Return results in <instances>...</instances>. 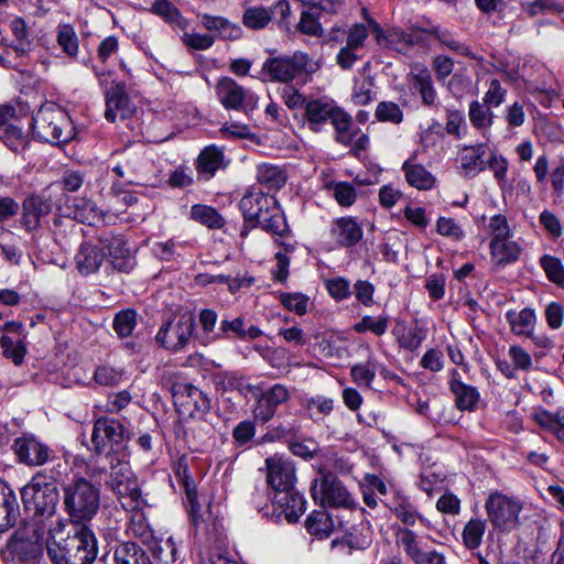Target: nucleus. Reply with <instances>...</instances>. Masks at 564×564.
I'll list each match as a JSON object with an SVG mask.
<instances>
[{"label":"nucleus","mask_w":564,"mask_h":564,"mask_svg":"<svg viewBox=\"0 0 564 564\" xmlns=\"http://www.w3.org/2000/svg\"><path fill=\"white\" fill-rule=\"evenodd\" d=\"M303 124L312 132L319 133L327 123L334 127V140L344 145L350 147L349 155L360 160L362 153L369 148V135L361 133L358 127L354 128L352 117L339 107L334 100L326 97L311 98L302 113Z\"/></svg>","instance_id":"obj_1"},{"label":"nucleus","mask_w":564,"mask_h":564,"mask_svg":"<svg viewBox=\"0 0 564 564\" xmlns=\"http://www.w3.org/2000/svg\"><path fill=\"white\" fill-rule=\"evenodd\" d=\"M131 438L130 421L124 416L100 415L93 422V452L96 456H105L108 462L129 459Z\"/></svg>","instance_id":"obj_2"},{"label":"nucleus","mask_w":564,"mask_h":564,"mask_svg":"<svg viewBox=\"0 0 564 564\" xmlns=\"http://www.w3.org/2000/svg\"><path fill=\"white\" fill-rule=\"evenodd\" d=\"M46 551L53 564H93L98 554V541L89 527L80 525L66 538L47 541Z\"/></svg>","instance_id":"obj_3"},{"label":"nucleus","mask_w":564,"mask_h":564,"mask_svg":"<svg viewBox=\"0 0 564 564\" xmlns=\"http://www.w3.org/2000/svg\"><path fill=\"white\" fill-rule=\"evenodd\" d=\"M100 485L75 476L63 486V507L75 524L87 525L100 509Z\"/></svg>","instance_id":"obj_4"},{"label":"nucleus","mask_w":564,"mask_h":564,"mask_svg":"<svg viewBox=\"0 0 564 564\" xmlns=\"http://www.w3.org/2000/svg\"><path fill=\"white\" fill-rule=\"evenodd\" d=\"M33 138L53 145L66 144L75 135L70 117L55 105H43L31 121Z\"/></svg>","instance_id":"obj_5"},{"label":"nucleus","mask_w":564,"mask_h":564,"mask_svg":"<svg viewBox=\"0 0 564 564\" xmlns=\"http://www.w3.org/2000/svg\"><path fill=\"white\" fill-rule=\"evenodd\" d=\"M21 500L28 511L34 517L48 519L56 513L61 496L57 485L47 477L46 470L36 471L21 490Z\"/></svg>","instance_id":"obj_6"},{"label":"nucleus","mask_w":564,"mask_h":564,"mask_svg":"<svg viewBox=\"0 0 564 564\" xmlns=\"http://www.w3.org/2000/svg\"><path fill=\"white\" fill-rule=\"evenodd\" d=\"M314 72L308 54L301 51L268 57L261 67V74L272 83L289 84L297 80L301 86L311 80Z\"/></svg>","instance_id":"obj_7"},{"label":"nucleus","mask_w":564,"mask_h":564,"mask_svg":"<svg viewBox=\"0 0 564 564\" xmlns=\"http://www.w3.org/2000/svg\"><path fill=\"white\" fill-rule=\"evenodd\" d=\"M187 513L191 525L194 529V536L203 540L209 546L221 551L226 546L227 535L224 527V518L215 509L212 501L203 509L199 501L187 506Z\"/></svg>","instance_id":"obj_8"},{"label":"nucleus","mask_w":564,"mask_h":564,"mask_svg":"<svg viewBox=\"0 0 564 564\" xmlns=\"http://www.w3.org/2000/svg\"><path fill=\"white\" fill-rule=\"evenodd\" d=\"M170 381V392L177 413L192 420H205L212 409L209 394L176 375Z\"/></svg>","instance_id":"obj_9"},{"label":"nucleus","mask_w":564,"mask_h":564,"mask_svg":"<svg viewBox=\"0 0 564 564\" xmlns=\"http://www.w3.org/2000/svg\"><path fill=\"white\" fill-rule=\"evenodd\" d=\"M484 508L487 521L497 532L510 533L521 524L523 505L516 497L494 490L487 496Z\"/></svg>","instance_id":"obj_10"},{"label":"nucleus","mask_w":564,"mask_h":564,"mask_svg":"<svg viewBox=\"0 0 564 564\" xmlns=\"http://www.w3.org/2000/svg\"><path fill=\"white\" fill-rule=\"evenodd\" d=\"M196 318L192 312H183L162 323L155 343L170 352H181L188 346L195 330Z\"/></svg>","instance_id":"obj_11"},{"label":"nucleus","mask_w":564,"mask_h":564,"mask_svg":"<svg viewBox=\"0 0 564 564\" xmlns=\"http://www.w3.org/2000/svg\"><path fill=\"white\" fill-rule=\"evenodd\" d=\"M43 553L42 538L36 531L30 536L25 530H15L0 550L1 558L13 564H41Z\"/></svg>","instance_id":"obj_12"},{"label":"nucleus","mask_w":564,"mask_h":564,"mask_svg":"<svg viewBox=\"0 0 564 564\" xmlns=\"http://www.w3.org/2000/svg\"><path fill=\"white\" fill-rule=\"evenodd\" d=\"M318 479L311 484V495L315 503L323 508H343L354 510L357 508L352 495L337 475L327 471L319 479V490H317Z\"/></svg>","instance_id":"obj_13"},{"label":"nucleus","mask_w":564,"mask_h":564,"mask_svg":"<svg viewBox=\"0 0 564 564\" xmlns=\"http://www.w3.org/2000/svg\"><path fill=\"white\" fill-rule=\"evenodd\" d=\"M98 240L106 250V262L112 271L129 274L134 270L138 261L123 232L104 229L98 232Z\"/></svg>","instance_id":"obj_14"},{"label":"nucleus","mask_w":564,"mask_h":564,"mask_svg":"<svg viewBox=\"0 0 564 564\" xmlns=\"http://www.w3.org/2000/svg\"><path fill=\"white\" fill-rule=\"evenodd\" d=\"M291 8L288 0H278L270 7L262 4L245 6L241 23L251 31L264 30L270 22L275 21L280 29H290Z\"/></svg>","instance_id":"obj_15"},{"label":"nucleus","mask_w":564,"mask_h":564,"mask_svg":"<svg viewBox=\"0 0 564 564\" xmlns=\"http://www.w3.org/2000/svg\"><path fill=\"white\" fill-rule=\"evenodd\" d=\"M215 94L226 110L249 115L258 108L259 97L231 77L223 76L215 85Z\"/></svg>","instance_id":"obj_16"},{"label":"nucleus","mask_w":564,"mask_h":564,"mask_svg":"<svg viewBox=\"0 0 564 564\" xmlns=\"http://www.w3.org/2000/svg\"><path fill=\"white\" fill-rule=\"evenodd\" d=\"M11 451L15 462L26 467H42L54 459V449L33 433L25 432L13 440Z\"/></svg>","instance_id":"obj_17"},{"label":"nucleus","mask_w":564,"mask_h":564,"mask_svg":"<svg viewBox=\"0 0 564 564\" xmlns=\"http://www.w3.org/2000/svg\"><path fill=\"white\" fill-rule=\"evenodd\" d=\"M256 405L252 411L256 422L265 424L276 414L279 406L288 403L291 399L289 388L282 383H274L267 389H259L252 394Z\"/></svg>","instance_id":"obj_18"},{"label":"nucleus","mask_w":564,"mask_h":564,"mask_svg":"<svg viewBox=\"0 0 564 564\" xmlns=\"http://www.w3.org/2000/svg\"><path fill=\"white\" fill-rule=\"evenodd\" d=\"M275 195L264 193L260 186L252 185L247 188L238 203L242 216V224L238 228V236L245 240L251 231V223L259 220L260 214L265 205L272 204Z\"/></svg>","instance_id":"obj_19"},{"label":"nucleus","mask_w":564,"mask_h":564,"mask_svg":"<svg viewBox=\"0 0 564 564\" xmlns=\"http://www.w3.org/2000/svg\"><path fill=\"white\" fill-rule=\"evenodd\" d=\"M105 118L108 122L113 123L117 118L126 120L131 118L137 107L127 93V85L124 82L112 80L111 87L105 93Z\"/></svg>","instance_id":"obj_20"},{"label":"nucleus","mask_w":564,"mask_h":564,"mask_svg":"<svg viewBox=\"0 0 564 564\" xmlns=\"http://www.w3.org/2000/svg\"><path fill=\"white\" fill-rule=\"evenodd\" d=\"M52 210L53 202L50 197L37 193L29 194L22 202L21 225L28 232L37 231Z\"/></svg>","instance_id":"obj_21"},{"label":"nucleus","mask_w":564,"mask_h":564,"mask_svg":"<svg viewBox=\"0 0 564 564\" xmlns=\"http://www.w3.org/2000/svg\"><path fill=\"white\" fill-rule=\"evenodd\" d=\"M75 268L83 276L96 274L106 262V250L98 240V234L80 242L74 257Z\"/></svg>","instance_id":"obj_22"},{"label":"nucleus","mask_w":564,"mask_h":564,"mask_svg":"<svg viewBox=\"0 0 564 564\" xmlns=\"http://www.w3.org/2000/svg\"><path fill=\"white\" fill-rule=\"evenodd\" d=\"M229 163L230 160L226 159L223 147L216 144L204 147L194 161L197 181H210L219 171H225Z\"/></svg>","instance_id":"obj_23"},{"label":"nucleus","mask_w":564,"mask_h":564,"mask_svg":"<svg viewBox=\"0 0 564 564\" xmlns=\"http://www.w3.org/2000/svg\"><path fill=\"white\" fill-rule=\"evenodd\" d=\"M267 484L274 494L286 490L296 484V469L294 464L280 456L265 458Z\"/></svg>","instance_id":"obj_24"},{"label":"nucleus","mask_w":564,"mask_h":564,"mask_svg":"<svg viewBox=\"0 0 564 564\" xmlns=\"http://www.w3.org/2000/svg\"><path fill=\"white\" fill-rule=\"evenodd\" d=\"M250 225L251 230L260 228L272 236L284 237L291 232L286 216L276 197L272 200V204L265 205L259 220H253Z\"/></svg>","instance_id":"obj_25"},{"label":"nucleus","mask_w":564,"mask_h":564,"mask_svg":"<svg viewBox=\"0 0 564 564\" xmlns=\"http://www.w3.org/2000/svg\"><path fill=\"white\" fill-rule=\"evenodd\" d=\"M448 389L454 395L455 408L460 412L473 413L478 409L480 402V393L478 389L471 384H467L460 380L457 369L449 371Z\"/></svg>","instance_id":"obj_26"},{"label":"nucleus","mask_w":564,"mask_h":564,"mask_svg":"<svg viewBox=\"0 0 564 564\" xmlns=\"http://www.w3.org/2000/svg\"><path fill=\"white\" fill-rule=\"evenodd\" d=\"M397 535L399 543L403 546L405 554L414 564H446L443 553L436 550L423 551L416 541V534L406 528H400Z\"/></svg>","instance_id":"obj_27"},{"label":"nucleus","mask_w":564,"mask_h":564,"mask_svg":"<svg viewBox=\"0 0 564 564\" xmlns=\"http://www.w3.org/2000/svg\"><path fill=\"white\" fill-rule=\"evenodd\" d=\"M274 510L279 517L284 514L289 523H295L306 510V500L295 486L273 495Z\"/></svg>","instance_id":"obj_28"},{"label":"nucleus","mask_w":564,"mask_h":564,"mask_svg":"<svg viewBox=\"0 0 564 564\" xmlns=\"http://www.w3.org/2000/svg\"><path fill=\"white\" fill-rule=\"evenodd\" d=\"M330 236L340 248H354L364 238V230L357 217L335 218L330 226Z\"/></svg>","instance_id":"obj_29"},{"label":"nucleus","mask_w":564,"mask_h":564,"mask_svg":"<svg viewBox=\"0 0 564 564\" xmlns=\"http://www.w3.org/2000/svg\"><path fill=\"white\" fill-rule=\"evenodd\" d=\"M210 380L217 392H237L247 398L249 393L254 394L258 387L248 382L247 377L237 371H218L212 375Z\"/></svg>","instance_id":"obj_30"},{"label":"nucleus","mask_w":564,"mask_h":564,"mask_svg":"<svg viewBox=\"0 0 564 564\" xmlns=\"http://www.w3.org/2000/svg\"><path fill=\"white\" fill-rule=\"evenodd\" d=\"M262 330L256 325H247L243 316L223 318L219 325L220 340H254L262 336Z\"/></svg>","instance_id":"obj_31"},{"label":"nucleus","mask_w":564,"mask_h":564,"mask_svg":"<svg viewBox=\"0 0 564 564\" xmlns=\"http://www.w3.org/2000/svg\"><path fill=\"white\" fill-rule=\"evenodd\" d=\"M19 516L17 495L6 480H0V534L13 528Z\"/></svg>","instance_id":"obj_32"},{"label":"nucleus","mask_w":564,"mask_h":564,"mask_svg":"<svg viewBox=\"0 0 564 564\" xmlns=\"http://www.w3.org/2000/svg\"><path fill=\"white\" fill-rule=\"evenodd\" d=\"M400 349L411 352L416 351L425 340L427 329L417 322L408 326L405 321H398L391 330Z\"/></svg>","instance_id":"obj_33"},{"label":"nucleus","mask_w":564,"mask_h":564,"mask_svg":"<svg viewBox=\"0 0 564 564\" xmlns=\"http://www.w3.org/2000/svg\"><path fill=\"white\" fill-rule=\"evenodd\" d=\"M532 421L543 431L552 434L561 444H564V408L560 406L551 412L542 406L531 414Z\"/></svg>","instance_id":"obj_34"},{"label":"nucleus","mask_w":564,"mask_h":564,"mask_svg":"<svg viewBox=\"0 0 564 564\" xmlns=\"http://www.w3.org/2000/svg\"><path fill=\"white\" fill-rule=\"evenodd\" d=\"M200 23L209 32H216L221 41H237L243 35L240 25L220 15L204 13L200 15Z\"/></svg>","instance_id":"obj_35"},{"label":"nucleus","mask_w":564,"mask_h":564,"mask_svg":"<svg viewBox=\"0 0 564 564\" xmlns=\"http://www.w3.org/2000/svg\"><path fill=\"white\" fill-rule=\"evenodd\" d=\"M113 562L115 564H153L149 551L132 541L120 542L115 546Z\"/></svg>","instance_id":"obj_36"},{"label":"nucleus","mask_w":564,"mask_h":564,"mask_svg":"<svg viewBox=\"0 0 564 564\" xmlns=\"http://www.w3.org/2000/svg\"><path fill=\"white\" fill-rule=\"evenodd\" d=\"M489 250L491 261L497 268H505L519 260L522 248L517 241L510 239L490 241Z\"/></svg>","instance_id":"obj_37"},{"label":"nucleus","mask_w":564,"mask_h":564,"mask_svg":"<svg viewBox=\"0 0 564 564\" xmlns=\"http://www.w3.org/2000/svg\"><path fill=\"white\" fill-rule=\"evenodd\" d=\"M147 10L151 14L161 18L174 30L185 31L188 28V20L182 15L180 9L170 0H155Z\"/></svg>","instance_id":"obj_38"},{"label":"nucleus","mask_w":564,"mask_h":564,"mask_svg":"<svg viewBox=\"0 0 564 564\" xmlns=\"http://www.w3.org/2000/svg\"><path fill=\"white\" fill-rule=\"evenodd\" d=\"M487 145L477 143L475 145H466L460 154V167L465 177H475L478 173L486 170L484 155Z\"/></svg>","instance_id":"obj_39"},{"label":"nucleus","mask_w":564,"mask_h":564,"mask_svg":"<svg viewBox=\"0 0 564 564\" xmlns=\"http://www.w3.org/2000/svg\"><path fill=\"white\" fill-rule=\"evenodd\" d=\"M377 30V42L388 48L394 50L399 53L406 52L413 46V35L405 32L400 28H391L383 32L379 24L375 22Z\"/></svg>","instance_id":"obj_40"},{"label":"nucleus","mask_w":564,"mask_h":564,"mask_svg":"<svg viewBox=\"0 0 564 564\" xmlns=\"http://www.w3.org/2000/svg\"><path fill=\"white\" fill-rule=\"evenodd\" d=\"M189 217L192 220L207 227L210 230L223 229L225 234L231 235L229 228H225L226 220L213 206L195 204L191 207Z\"/></svg>","instance_id":"obj_41"},{"label":"nucleus","mask_w":564,"mask_h":564,"mask_svg":"<svg viewBox=\"0 0 564 564\" xmlns=\"http://www.w3.org/2000/svg\"><path fill=\"white\" fill-rule=\"evenodd\" d=\"M506 321L510 326V330L518 336H532L536 323L534 310L524 307L520 312L509 310L506 312Z\"/></svg>","instance_id":"obj_42"},{"label":"nucleus","mask_w":564,"mask_h":564,"mask_svg":"<svg viewBox=\"0 0 564 564\" xmlns=\"http://www.w3.org/2000/svg\"><path fill=\"white\" fill-rule=\"evenodd\" d=\"M257 181L268 191L278 192L285 185L288 174L278 165L262 163L257 166Z\"/></svg>","instance_id":"obj_43"},{"label":"nucleus","mask_w":564,"mask_h":564,"mask_svg":"<svg viewBox=\"0 0 564 564\" xmlns=\"http://www.w3.org/2000/svg\"><path fill=\"white\" fill-rule=\"evenodd\" d=\"M306 531L319 539L328 538L334 531V522L330 514L322 507V509L313 510L305 520Z\"/></svg>","instance_id":"obj_44"},{"label":"nucleus","mask_w":564,"mask_h":564,"mask_svg":"<svg viewBox=\"0 0 564 564\" xmlns=\"http://www.w3.org/2000/svg\"><path fill=\"white\" fill-rule=\"evenodd\" d=\"M302 426L299 421H276L268 426V431L263 435V441L269 443L283 442L289 443L299 437Z\"/></svg>","instance_id":"obj_45"},{"label":"nucleus","mask_w":564,"mask_h":564,"mask_svg":"<svg viewBox=\"0 0 564 564\" xmlns=\"http://www.w3.org/2000/svg\"><path fill=\"white\" fill-rule=\"evenodd\" d=\"M402 171L406 182L420 191L431 189L435 184V177L422 164L412 163L411 160H406L402 165Z\"/></svg>","instance_id":"obj_46"},{"label":"nucleus","mask_w":564,"mask_h":564,"mask_svg":"<svg viewBox=\"0 0 564 564\" xmlns=\"http://www.w3.org/2000/svg\"><path fill=\"white\" fill-rule=\"evenodd\" d=\"M181 544L182 542H177L173 536H170L165 541L154 543L151 547L152 555L164 564L182 562L185 557V552L182 550Z\"/></svg>","instance_id":"obj_47"},{"label":"nucleus","mask_w":564,"mask_h":564,"mask_svg":"<svg viewBox=\"0 0 564 564\" xmlns=\"http://www.w3.org/2000/svg\"><path fill=\"white\" fill-rule=\"evenodd\" d=\"M486 528H487V520H485L480 517L470 518L466 522V524L463 529V532H462L463 545L468 551L477 550L482 543Z\"/></svg>","instance_id":"obj_48"},{"label":"nucleus","mask_w":564,"mask_h":564,"mask_svg":"<svg viewBox=\"0 0 564 564\" xmlns=\"http://www.w3.org/2000/svg\"><path fill=\"white\" fill-rule=\"evenodd\" d=\"M218 321V314L212 308H203L198 314V324L200 326L202 334L197 336V339L203 345L219 341V327L216 328Z\"/></svg>","instance_id":"obj_49"},{"label":"nucleus","mask_w":564,"mask_h":564,"mask_svg":"<svg viewBox=\"0 0 564 564\" xmlns=\"http://www.w3.org/2000/svg\"><path fill=\"white\" fill-rule=\"evenodd\" d=\"M174 473L184 489L187 506L195 505L198 501L197 487L192 477L186 456L183 455L178 458Z\"/></svg>","instance_id":"obj_50"},{"label":"nucleus","mask_w":564,"mask_h":564,"mask_svg":"<svg viewBox=\"0 0 564 564\" xmlns=\"http://www.w3.org/2000/svg\"><path fill=\"white\" fill-rule=\"evenodd\" d=\"M10 29L14 36L10 47L17 56L23 57L32 51V41L29 37V30L25 21L17 17L10 22Z\"/></svg>","instance_id":"obj_51"},{"label":"nucleus","mask_w":564,"mask_h":564,"mask_svg":"<svg viewBox=\"0 0 564 564\" xmlns=\"http://www.w3.org/2000/svg\"><path fill=\"white\" fill-rule=\"evenodd\" d=\"M391 511L405 525L412 527L415 524L416 520H420L423 524H425L424 517L417 512L409 497L399 492L395 496Z\"/></svg>","instance_id":"obj_52"},{"label":"nucleus","mask_w":564,"mask_h":564,"mask_svg":"<svg viewBox=\"0 0 564 564\" xmlns=\"http://www.w3.org/2000/svg\"><path fill=\"white\" fill-rule=\"evenodd\" d=\"M0 141L12 152L21 153L29 145V137L14 123H7L0 132Z\"/></svg>","instance_id":"obj_53"},{"label":"nucleus","mask_w":564,"mask_h":564,"mask_svg":"<svg viewBox=\"0 0 564 564\" xmlns=\"http://www.w3.org/2000/svg\"><path fill=\"white\" fill-rule=\"evenodd\" d=\"M323 188L327 192H333V197L341 207H350L357 199V191L355 186L348 182L328 180L324 183Z\"/></svg>","instance_id":"obj_54"},{"label":"nucleus","mask_w":564,"mask_h":564,"mask_svg":"<svg viewBox=\"0 0 564 564\" xmlns=\"http://www.w3.org/2000/svg\"><path fill=\"white\" fill-rule=\"evenodd\" d=\"M0 347L6 359L11 360L15 366H21L28 354L26 340L14 339L9 335H1Z\"/></svg>","instance_id":"obj_55"},{"label":"nucleus","mask_w":564,"mask_h":564,"mask_svg":"<svg viewBox=\"0 0 564 564\" xmlns=\"http://www.w3.org/2000/svg\"><path fill=\"white\" fill-rule=\"evenodd\" d=\"M138 325V312L134 308L118 311L112 319V329L120 339L132 335Z\"/></svg>","instance_id":"obj_56"},{"label":"nucleus","mask_w":564,"mask_h":564,"mask_svg":"<svg viewBox=\"0 0 564 564\" xmlns=\"http://www.w3.org/2000/svg\"><path fill=\"white\" fill-rule=\"evenodd\" d=\"M389 326V316L388 315H378V316H371V315H365L361 317L359 322H357L352 329L357 334H366L371 333L377 337L383 336Z\"/></svg>","instance_id":"obj_57"},{"label":"nucleus","mask_w":564,"mask_h":564,"mask_svg":"<svg viewBox=\"0 0 564 564\" xmlns=\"http://www.w3.org/2000/svg\"><path fill=\"white\" fill-rule=\"evenodd\" d=\"M116 495L126 510H137L143 503L141 488L137 478L130 479L128 485L117 489Z\"/></svg>","instance_id":"obj_58"},{"label":"nucleus","mask_w":564,"mask_h":564,"mask_svg":"<svg viewBox=\"0 0 564 564\" xmlns=\"http://www.w3.org/2000/svg\"><path fill=\"white\" fill-rule=\"evenodd\" d=\"M378 364L376 360L368 359L366 362L356 364L350 367L351 380L361 388L370 389L376 377Z\"/></svg>","instance_id":"obj_59"},{"label":"nucleus","mask_w":564,"mask_h":564,"mask_svg":"<svg viewBox=\"0 0 564 564\" xmlns=\"http://www.w3.org/2000/svg\"><path fill=\"white\" fill-rule=\"evenodd\" d=\"M74 215L75 218L89 226L94 225L96 220H100L102 215L96 204L88 198H75L74 200Z\"/></svg>","instance_id":"obj_60"},{"label":"nucleus","mask_w":564,"mask_h":564,"mask_svg":"<svg viewBox=\"0 0 564 564\" xmlns=\"http://www.w3.org/2000/svg\"><path fill=\"white\" fill-rule=\"evenodd\" d=\"M56 41L62 51L68 57H75L78 53V37L73 25L58 24Z\"/></svg>","instance_id":"obj_61"},{"label":"nucleus","mask_w":564,"mask_h":564,"mask_svg":"<svg viewBox=\"0 0 564 564\" xmlns=\"http://www.w3.org/2000/svg\"><path fill=\"white\" fill-rule=\"evenodd\" d=\"M468 117L473 127L478 130L490 128L494 123L492 111L478 100H473L469 104Z\"/></svg>","instance_id":"obj_62"},{"label":"nucleus","mask_w":564,"mask_h":564,"mask_svg":"<svg viewBox=\"0 0 564 564\" xmlns=\"http://www.w3.org/2000/svg\"><path fill=\"white\" fill-rule=\"evenodd\" d=\"M278 300L288 311L294 312L299 316H303L307 312L310 297L304 293L279 292Z\"/></svg>","instance_id":"obj_63"},{"label":"nucleus","mask_w":564,"mask_h":564,"mask_svg":"<svg viewBox=\"0 0 564 564\" xmlns=\"http://www.w3.org/2000/svg\"><path fill=\"white\" fill-rule=\"evenodd\" d=\"M288 447L290 452L303 458L304 460L313 459L317 454V444L311 437H304L302 431L299 434V437H295L291 442L288 443Z\"/></svg>","instance_id":"obj_64"}]
</instances>
